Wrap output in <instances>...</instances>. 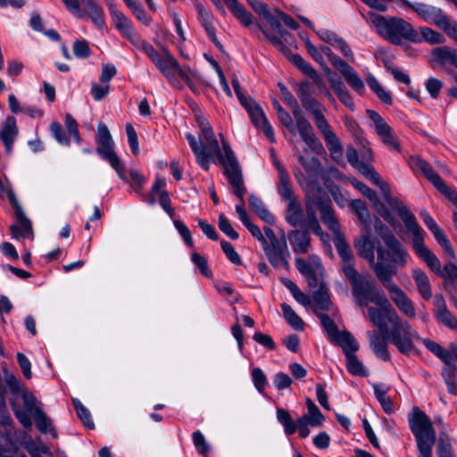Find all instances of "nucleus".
<instances>
[{
	"label": "nucleus",
	"mask_w": 457,
	"mask_h": 457,
	"mask_svg": "<svg viewBox=\"0 0 457 457\" xmlns=\"http://www.w3.org/2000/svg\"><path fill=\"white\" fill-rule=\"evenodd\" d=\"M342 270L352 287L354 303L358 307L367 308L370 320L379 332L387 333L388 321L392 326L394 345L400 353L408 352L411 348L410 338H418V331L399 316L383 290L377 287L376 281L369 274L359 273L353 263L343 265Z\"/></svg>",
	"instance_id": "obj_1"
},
{
	"label": "nucleus",
	"mask_w": 457,
	"mask_h": 457,
	"mask_svg": "<svg viewBox=\"0 0 457 457\" xmlns=\"http://www.w3.org/2000/svg\"><path fill=\"white\" fill-rule=\"evenodd\" d=\"M361 14L379 37L393 45L400 46L403 41H418L416 29L403 18L385 16L373 11Z\"/></svg>",
	"instance_id": "obj_2"
},
{
	"label": "nucleus",
	"mask_w": 457,
	"mask_h": 457,
	"mask_svg": "<svg viewBox=\"0 0 457 457\" xmlns=\"http://www.w3.org/2000/svg\"><path fill=\"white\" fill-rule=\"evenodd\" d=\"M409 428L415 438L418 457H432L436 432L430 418L419 406H413L407 414Z\"/></svg>",
	"instance_id": "obj_3"
},
{
	"label": "nucleus",
	"mask_w": 457,
	"mask_h": 457,
	"mask_svg": "<svg viewBox=\"0 0 457 457\" xmlns=\"http://www.w3.org/2000/svg\"><path fill=\"white\" fill-rule=\"evenodd\" d=\"M382 239L386 247L377 245L378 260L374 264V272L388 270L392 272L391 279L397 272L396 266L404 267L408 262L409 253L404 245L391 233H385Z\"/></svg>",
	"instance_id": "obj_4"
},
{
	"label": "nucleus",
	"mask_w": 457,
	"mask_h": 457,
	"mask_svg": "<svg viewBox=\"0 0 457 457\" xmlns=\"http://www.w3.org/2000/svg\"><path fill=\"white\" fill-rule=\"evenodd\" d=\"M412 247L417 256L426 262L431 270L437 273L445 279L457 284V266L449 262L441 269L439 259L424 244L422 229L413 236Z\"/></svg>",
	"instance_id": "obj_5"
},
{
	"label": "nucleus",
	"mask_w": 457,
	"mask_h": 457,
	"mask_svg": "<svg viewBox=\"0 0 457 457\" xmlns=\"http://www.w3.org/2000/svg\"><path fill=\"white\" fill-rule=\"evenodd\" d=\"M196 122L201 129L202 137L205 140V145L208 151L212 153V160L217 157L218 162L224 167V172H227L228 166L234 163H238L237 157L229 146L228 143L222 139L223 154L220 151L219 142L215 137L214 132L209 121L203 116H196Z\"/></svg>",
	"instance_id": "obj_6"
},
{
	"label": "nucleus",
	"mask_w": 457,
	"mask_h": 457,
	"mask_svg": "<svg viewBox=\"0 0 457 457\" xmlns=\"http://www.w3.org/2000/svg\"><path fill=\"white\" fill-rule=\"evenodd\" d=\"M96 143V153L103 160L109 162L120 179L128 182L129 180L125 175V165L115 153L114 142L107 126L104 123H99L97 126Z\"/></svg>",
	"instance_id": "obj_7"
},
{
	"label": "nucleus",
	"mask_w": 457,
	"mask_h": 457,
	"mask_svg": "<svg viewBox=\"0 0 457 457\" xmlns=\"http://www.w3.org/2000/svg\"><path fill=\"white\" fill-rule=\"evenodd\" d=\"M392 272L384 270L378 273V279L387 291L390 300L399 312L407 318L414 319L417 315L416 309L411 299L407 294L391 279Z\"/></svg>",
	"instance_id": "obj_8"
},
{
	"label": "nucleus",
	"mask_w": 457,
	"mask_h": 457,
	"mask_svg": "<svg viewBox=\"0 0 457 457\" xmlns=\"http://www.w3.org/2000/svg\"><path fill=\"white\" fill-rule=\"evenodd\" d=\"M62 2L75 17L89 18L97 27L104 26V10L97 0H62Z\"/></svg>",
	"instance_id": "obj_9"
},
{
	"label": "nucleus",
	"mask_w": 457,
	"mask_h": 457,
	"mask_svg": "<svg viewBox=\"0 0 457 457\" xmlns=\"http://www.w3.org/2000/svg\"><path fill=\"white\" fill-rule=\"evenodd\" d=\"M374 185L378 186L383 195L384 200L389 205V207L395 211L403 221L406 228L412 233H419L421 228L416 222L414 215L409 212L406 206L396 197L391 195L390 187L387 183L382 181L380 175L378 174V181H371Z\"/></svg>",
	"instance_id": "obj_10"
},
{
	"label": "nucleus",
	"mask_w": 457,
	"mask_h": 457,
	"mask_svg": "<svg viewBox=\"0 0 457 457\" xmlns=\"http://www.w3.org/2000/svg\"><path fill=\"white\" fill-rule=\"evenodd\" d=\"M320 47L322 58L327 56L333 67L345 78L346 83L358 94L363 95L365 85L358 72L345 60L334 54L329 47L326 46H320Z\"/></svg>",
	"instance_id": "obj_11"
},
{
	"label": "nucleus",
	"mask_w": 457,
	"mask_h": 457,
	"mask_svg": "<svg viewBox=\"0 0 457 457\" xmlns=\"http://www.w3.org/2000/svg\"><path fill=\"white\" fill-rule=\"evenodd\" d=\"M225 175L229 185L232 187L233 194L240 199V203L236 205V212L238 215L240 221L243 224H245L248 220H250V219L244 207V196L246 188L245 187L244 179L239 163H236L235 162L233 164L230 163L228 168L227 169V172H225Z\"/></svg>",
	"instance_id": "obj_12"
},
{
	"label": "nucleus",
	"mask_w": 457,
	"mask_h": 457,
	"mask_svg": "<svg viewBox=\"0 0 457 457\" xmlns=\"http://www.w3.org/2000/svg\"><path fill=\"white\" fill-rule=\"evenodd\" d=\"M313 120L317 129L324 137L331 158L334 160L340 159L343 155V145L325 118L323 112H317L316 115L313 116Z\"/></svg>",
	"instance_id": "obj_13"
},
{
	"label": "nucleus",
	"mask_w": 457,
	"mask_h": 457,
	"mask_svg": "<svg viewBox=\"0 0 457 457\" xmlns=\"http://www.w3.org/2000/svg\"><path fill=\"white\" fill-rule=\"evenodd\" d=\"M153 63L168 79L171 86L182 88L177 76L179 74V71H182L184 67L179 65V62L168 49L162 48L161 54L158 55L157 59L153 62Z\"/></svg>",
	"instance_id": "obj_14"
},
{
	"label": "nucleus",
	"mask_w": 457,
	"mask_h": 457,
	"mask_svg": "<svg viewBox=\"0 0 457 457\" xmlns=\"http://www.w3.org/2000/svg\"><path fill=\"white\" fill-rule=\"evenodd\" d=\"M367 113L369 118L374 122L376 133L383 144L396 152H400L401 145L398 142L397 137L394 129L387 124L385 119L377 112L372 110H368Z\"/></svg>",
	"instance_id": "obj_15"
},
{
	"label": "nucleus",
	"mask_w": 457,
	"mask_h": 457,
	"mask_svg": "<svg viewBox=\"0 0 457 457\" xmlns=\"http://www.w3.org/2000/svg\"><path fill=\"white\" fill-rule=\"evenodd\" d=\"M21 399L25 410H21L20 407L13 404L12 411L21 426L26 429H30L32 428V421L29 415L34 417L37 414V410L42 409L37 399L28 391L22 392Z\"/></svg>",
	"instance_id": "obj_16"
},
{
	"label": "nucleus",
	"mask_w": 457,
	"mask_h": 457,
	"mask_svg": "<svg viewBox=\"0 0 457 457\" xmlns=\"http://www.w3.org/2000/svg\"><path fill=\"white\" fill-rule=\"evenodd\" d=\"M262 245L265 255L272 266L278 267L282 265L287 269L289 267L287 258L290 256V253L285 238L282 241L276 238L275 241L270 242H267L265 238Z\"/></svg>",
	"instance_id": "obj_17"
},
{
	"label": "nucleus",
	"mask_w": 457,
	"mask_h": 457,
	"mask_svg": "<svg viewBox=\"0 0 457 457\" xmlns=\"http://www.w3.org/2000/svg\"><path fill=\"white\" fill-rule=\"evenodd\" d=\"M403 3L415 12L424 21L433 24L437 28L446 16V13L441 8L431 4L419 2L411 3L407 0H403Z\"/></svg>",
	"instance_id": "obj_18"
},
{
	"label": "nucleus",
	"mask_w": 457,
	"mask_h": 457,
	"mask_svg": "<svg viewBox=\"0 0 457 457\" xmlns=\"http://www.w3.org/2000/svg\"><path fill=\"white\" fill-rule=\"evenodd\" d=\"M294 115L296 129L302 140L314 152L319 153L323 149L320 140L315 135L310 121L303 116V112H295Z\"/></svg>",
	"instance_id": "obj_19"
},
{
	"label": "nucleus",
	"mask_w": 457,
	"mask_h": 457,
	"mask_svg": "<svg viewBox=\"0 0 457 457\" xmlns=\"http://www.w3.org/2000/svg\"><path fill=\"white\" fill-rule=\"evenodd\" d=\"M320 191L321 187H317V195L313 196V204L320 210L322 222L332 231L334 237H336L338 234H342L340 224L330 204L320 195Z\"/></svg>",
	"instance_id": "obj_20"
},
{
	"label": "nucleus",
	"mask_w": 457,
	"mask_h": 457,
	"mask_svg": "<svg viewBox=\"0 0 457 457\" xmlns=\"http://www.w3.org/2000/svg\"><path fill=\"white\" fill-rule=\"evenodd\" d=\"M276 417L278 421L283 426L284 432L287 436L295 434L299 427H312V420L306 414L299 417L295 421L293 420L290 413L283 409L277 408Z\"/></svg>",
	"instance_id": "obj_21"
},
{
	"label": "nucleus",
	"mask_w": 457,
	"mask_h": 457,
	"mask_svg": "<svg viewBox=\"0 0 457 457\" xmlns=\"http://www.w3.org/2000/svg\"><path fill=\"white\" fill-rule=\"evenodd\" d=\"M353 186L355 188H357L364 196L369 198L374 205V208L376 209L377 212L390 225L394 226L395 220L389 212V210L386 208L385 204L380 202L377 196V194L374 190H372L370 187H368L366 184L355 181L353 182Z\"/></svg>",
	"instance_id": "obj_22"
},
{
	"label": "nucleus",
	"mask_w": 457,
	"mask_h": 457,
	"mask_svg": "<svg viewBox=\"0 0 457 457\" xmlns=\"http://www.w3.org/2000/svg\"><path fill=\"white\" fill-rule=\"evenodd\" d=\"M367 337L370 341V345L374 353L382 359L383 361L390 360V353L387 351L386 339L389 338L391 341V331L387 329V333L378 334L376 331H368ZM394 344V342H392Z\"/></svg>",
	"instance_id": "obj_23"
},
{
	"label": "nucleus",
	"mask_w": 457,
	"mask_h": 457,
	"mask_svg": "<svg viewBox=\"0 0 457 457\" xmlns=\"http://www.w3.org/2000/svg\"><path fill=\"white\" fill-rule=\"evenodd\" d=\"M186 138L195 156L196 162L205 171L210 169V162L212 161V153L208 151L206 145L191 133L186 134Z\"/></svg>",
	"instance_id": "obj_24"
},
{
	"label": "nucleus",
	"mask_w": 457,
	"mask_h": 457,
	"mask_svg": "<svg viewBox=\"0 0 457 457\" xmlns=\"http://www.w3.org/2000/svg\"><path fill=\"white\" fill-rule=\"evenodd\" d=\"M410 168L415 173H421L435 187H436L443 180L432 166L420 158V156H411L408 161Z\"/></svg>",
	"instance_id": "obj_25"
},
{
	"label": "nucleus",
	"mask_w": 457,
	"mask_h": 457,
	"mask_svg": "<svg viewBox=\"0 0 457 457\" xmlns=\"http://www.w3.org/2000/svg\"><path fill=\"white\" fill-rule=\"evenodd\" d=\"M18 133L16 119L13 116H7L0 129V139L8 154H11L12 152V145L18 137Z\"/></svg>",
	"instance_id": "obj_26"
},
{
	"label": "nucleus",
	"mask_w": 457,
	"mask_h": 457,
	"mask_svg": "<svg viewBox=\"0 0 457 457\" xmlns=\"http://www.w3.org/2000/svg\"><path fill=\"white\" fill-rule=\"evenodd\" d=\"M418 338L416 337H411V348L406 352L402 353L404 355L411 354L415 350L414 341H420L423 343V345L426 346V348L430 351L434 355H436L438 359H440L442 361H449V358L453 355H454L453 350L451 351L444 348L441 345L438 343L429 339V338H421L420 334L418 333ZM452 344L451 345H453ZM452 348V346H450Z\"/></svg>",
	"instance_id": "obj_27"
},
{
	"label": "nucleus",
	"mask_w": 457,
	"mask_h": 457,
	"mask_svg": "<svg viewBox=\"0 0 457 457\" xmlns=\"http://www.w3.org/2000/svg\"><path fill=\"white\" fill-rule=\"evenodd\" d=\"M431 61L445 67L457 69V49L448 46H437L431 52Z\"/></svg>",
	"instance_id": "obj_28"
},
{
	"label": "nucleus",
	"mask_w": 457,
	"mask_h": 457,
	"mask_svg": "<svg viewBox=\"0 0 457 457\" xmlns=\"http://www.w3.org/2000/svg\"><path fill=\"white\" fill-rule=\"evenodd\" d=\"M346 157L351 165L356 168L363 176L370 181H378V173L370 164L360 161L358 151L355 148L349 146L346 150Z\"/></svg>",
	"instance_id": "obj_29"
},
{
	"label": "nucleus",
	"mask_w": 457,
	"mask_h": 457,
	"mask_svg": "<svg viewBox=\"0 0 457 457\" xmlns=\"http://www.w3.org/2000/svg\"><path fill=\"white\" fill-rule=\"evenodd\" d=\"M198 21L201 23V25L204 27L208 37L210 40L215 45L216 47L219 49L222 48L221 43L219 41L217 36L215 28L212 24V14L210 12L204 7L203 4H197L195 5Z\"/></svg>",
	"instance_id": "obj_30"
},
{
	"label": "nucleus",
	"mask_w": 457,
	"mask_h": 457,
	"mask_svg": "<svg viewBox=\"0 0 457 457\" xmlns=\"http://www.w3.org/2000/svg\"><path fill=\"white\" fill-rule=\"evenodd\" d=\"M288 240L295 253H306L311 246V236L305 229L290 231Z\"/></svg>",
	"instance_id": "obj_31"
},
{
	"label": "nucleus",
	"mask_w": 457,
	"mask_h": 457,
	"mask_svg": "<svg viewBox=\"0 0 457 457\" xmlns=\"http://www.w3.org/2000/svg\"><path fill=\"white\" fill-rule=\"evenodd\" d=\"M109 12L115 28L125 37L134 29L132 21L120 12L114 3H108Z\"/></svg>",
	"instance_id": "obj_32"
},
{
	"label": "nucleus",
	"mask_w": 457,
	"mask_h": 457,
	"mask_svg": "<svg viewBox=\"0 0 457 457\" xmlns=\"http://www.w3.org/2000/svg\"><path fill=\"white\" fill-rule=\"evenodd\" d=\"M249 117L251 119V121L252 123L256 127V128H261L263 130V133L265 134V136L268 137V139L271 142V143H274L276 141V138H275V134H274V131H273V129H272V126L270 125V123L268 121V119L263 112V110L262 109V107L259 105L257 106L256 108H254V110L250 112L249 114Z\"/></svg>",
	"instance_id": "obj_33"
},
{
	"label": "nucleus",
	"mask_w": 457,
	"mask_h": 457,
	"mask_svg": "<svg viewBox=\"0 0 457 457\" xmlns=\"http://www.w3.org/2000/svg\"><path fill=\"white\" fill-rule=\"evenodd\" d=\"M14 208L18 218V225H12L10 228L12 237H30L32 235V227L30 221L26 218L18 203Z\"/></svg>",
	"instance_id": "obj_34"
},
{
	"label": "nucleus",
	"mask_w": 457,
	"mask_h": 457,
	"mask_svg": "<svg viewBox=\"0 0 457 457\" xmlns=\"http://www.w3.org/2000/svg\"><path fill=\"white\" fill-rule=\"evenodd\" d=\"M312 311L316 316L324 314L323 312L329 311L332 302L326 287H321L313 292L312 295Z\"/></svg>",
	"instance_id": "obj_35"
},
{
	"label": "nucleus",
	"mask_w": 457,
	"mask_h": 457,
	"mask_svg": "<svg viewBox=\"0 0 457 457\" xmlns=\"http://www.w3.org/2000/svg\"><path fill=\"white\" fill-rule=\"evenodd\" d=\"M285 220L292 227L304 226L303 212L297 199L287 202Z\"/></svg>",
	"instance_id": "obj_36"
},
{
	"label": "nucleus",
	"mask_w": 457,
	"mask_h": 457,
	"mask_svg": "<svg viewBox=\"0 0 457 457\" xmlns=\"http://www.w3.org/2000/svg\"><path fill=\"white\" fill-rule=\"evenodd\" d=\"M435 306L436 320L445 327L457 330V319L447 309L442 296H440V298H436L435 301Z\"/></svg>",
	"instance_id": "obj_37"
},
{
	"label": "nucleus",
	"mask_w": 457,
	"mask_h": 457,
	"mask_svg": "<svg viewBox=\"0 0 457 457\" xmlns=\"http://www.w3.org/2000/svg\"><path fill=\"white\" fill-rule=\"evenodd\" d=\"M231 13L245 27L253 24V15L238 0H223Z\"/></svg>",
	"instance_id": "obj_38"
},
{
	"label": "nucleus",
	"mask_w": 457,
	"mask_h": 457,
	"mask_svg": "<svg viewBox=\"0 0 457 457\" xmlns=\"http://www.w3.org/2000/svg\"><path fill=\"white\" fill-rule=\"evenodd\" d=\"M412 278L420 295L425 301L430 300L432 297V289L428 275L423 270L415 269L412 270Z\"/></svg>",
	"instance_id": "obj_39"
},
{
	"label": "nucleus",
	"mask_w": 457,
	"mask_h": 457,
	"mask_svg": "<svg viewBox=\"0 0 457 457\" xmlns=\"http://www.w3.org/2000/svg\"><path fill=\"white\" fill-rule=\"evenodd\" d=\"M416 36L418 41H411L415 44H420L425 41L430 45H440L445 42L444 35L428 27H420L419 30H416Z\"/></svg>",
	"instance_id": "obj_40"
},
{
	"label": "nucleus",
	"mask_w": 457,
	"mask_h": 457,
	"mask_svg": "<svg viewBox=\"0 0 457 457\" xmlns=\"http://www.w3.org/2000/svg\"><path fill=\"white\" fill-rule=\"evenodd\" d=\"M377 246L374 245V243L370 239L368 236H364L361 239H360L355 244V248L357 249L358 254L363 259L367 260L374 270V264H376L374 250Z\"/></svg>",
	"instance_id": "obj_41"
},
{
	"label": "nucleus",
	"mask_w": 457,
	"mask_h": 457,
	"mask_svg": "<svg viewBox=\"0 0 457 457\" xmlns=\"http://www.w3.org/2000/svg\"><path fill=\"white\" fill-rule=\"evenodd\" d=\"M332 343L342 348L345 357L354 354V353L359 349L357 341L352 334L346 330H343Z\"/></svg>",
	"instance_id": "obj_42"
},
{
	"label": "nucleus",
	"mask_w": 457,
	"mask_h": 457,
	"mask_svg": "<svg viewBox=\"0 0 457 457\" xmlns=\"http://www.w3.org/2000/svg\"><path fill=\"white\" fill-rule=\"evenodd\" d=\"M277 190L280 196L286 201L295 200L294 189L291 185L290 176L287 170H282L278 173V182L277 184Z\"/></svg>",
	"instance_id": "obj_43"
},
{
	"label": "nucleus",
	"mask_w": 457,
	"mask_h": 457,
	"mask_svg": "<svg viewBox=\"0 0 457 457\" xmlns=\"http://www.w3.org/2000/svg\"><path fill=\"white\" fill-rule=\"evenodd\" d=\"M374 395L377 400L381 404L384 411L387 414H391L395 411L394 403L387 395L388 387L383 384L373 385Z\"/></svg>",
	"instance_id": "obj_44"
},
{
	"label": "nucleus",
	"mask_w": 457,
	"mask_h": 457,
	"mask_svg": "<svg viewBox=\"0 0 457 457\" xmlns=\"http://www.w3.org/2000/svg\"><path fill=\"white\" fill-rule=\"evenodd\" d=\"M249 204L254 212L266 223L273 224L274 216L268 211L262 199L253 194L249 195Z\"/></svg>",
	"instance_id": "obj_45"
},
{
	"label": "nucleus",
	"mask_w": 457,
	"mask_h": 457,
	"mask_svg": "<svg viewBox=\"0 0 457 457\" xmlns=\"http://www.w3.org/2000/svg\"><path fill=\"white\" fill-rule=\"evenodd\" d=\"M333 242L339 256L345 262L344 265L352 263L351 261L353 259V253L350 245L345 239L344 234H338L337 236L334 237Z\"/></svg>",
	"instance_id": "obj_46"
},
{
	"label": "nucleus",
	"mask_w": 457,
	"mask_h": 457,
	"mask_svg": "<svg viewBox=\"0 0 457 457\" xmlns=\"http://www.w3.org/2000/svg\"><path fill=\"white\" fill-rule=\"evenodd\" d=\"M281 310L283 312V317L286 321L295 330L302 331L304 328V322L303 320L296 314V312L292 309V307L283 303L281 305Z\"/></svg>",
	"instance_id": "obj_47"
},
{
	"label": "nucleus",
	"mask_w": 457,
	"mask_h": 457,
	"mask_svg": "<svg viewBox=\"0 0 457 457\" xmlns=\"http://www.w3.org/2000/svg\"><path fill=\"white\" fill-rule=\"evenodd\" d=\"M37 429L42 434H51L54 437L57 436V434L52 425V422L50 419L47 417V415L42 411L37 410V414L33 417Z\"/></svg>",
	"instance_id": "obj_48"
},
{
	"label": "nucleus",
	"mask_w": 457,
	"mask_h": 457,
	"mask_svg": "<svg viewBox=\"0 0 457 457\" xmlns=\"http://www.w3.org/2000/svg\"><path fill=\"white\" fill-rule=\"evenodd\" d=\"M297 160L303 167L311 179H317L320 168V163L318 158L312 157L310 159H306L303 155L299 154L297 156Z\"/></svg>",
	"instance_id": "obj_49"
},
{
	"label": "nucleus",
	"mask_w": 457,
	"mask_h": 457,
	"mask_svg": "<svg viewBox=\"0 0 457 457\" xmlns=\"http://www.w3.org/2000/svg\"><path fill=\"white\" fill-rule=\"evenodd\" d=\"M323 274L324 270L321 263H316V268L304 276L309 287L319 288L326 287L323 282Z\"/></svg>",
	"instance_id": "obj_50"
},
{
	"label": "nucleus",
	"mask_w": 457,
	"mask_h": 457,
	"mask_svg": "<svg viewBox=\"0 0 457 457\" xmlns=\"http://www.w3.org/2000/svg\"><path fill=\"white\" fill-rule=\"evenodd\" d=\"M326 331L331 343L337 337L342 331H339L335 321L327 314H318L317 316Z\"/></svg>",
	"instance_id": "obj_51"
},
{
	"label": "nucleus",
	"mask_w": 457,
	"mask_h": 457,
	"mask_svg": "<svg viewBox=\"0 0 457 457\" xmlns=\"http://www.w3.org/2000/svg\"><path fill=\"white\" fill-rule=\"evenodd\" d=\"M73 406L78 417L83 422L84 426L88 429H94L95 423L92 420L90 411L78 399L73 400Z\"/></svg>",
	"instance_id": "obj_52"
},
{
	"label": "nucleus",
	"mask_w": 457,
	"mask_h": 457,
	"mask_svg": "<svg viewBox=\"0 0 457 457\" xmlns=\"http://www.w3.org/2000/svg\"><path fill=\"white\" fill-rule=\"evenodd\" d=\"M355 143L360 148V161L370 164L373 161V153L371 148L369 146L368 140L362 136L359 135L355 138Z\"/></svg>",
	"instance_id": "obj_53"
},
{
	"label": "nucleus",
	"mask_w": 457,
	"mask_h": 457,
	"mask_svg": "<svg viewBox=\"0 0 457 457\" xmlns=\"http://www.w3.org/2000/svg\"><path fill=\"white\" fill-rule=\"evenodd\" d=\"M347 370L354 376L364 377L367 370L361 361H360L355 354L345 357Z\"/></svg>",
	"instance_id": "obj_54"
},
{
	"label": "nucleus",
	"mask_w": 457,
	"mask_h": 457,
	"mask_svg": "<svg viewBox=\"0 0 457 457\" xmlns=\"http://www.w3.org/2000/svg\"><path fill=\"white\" fill-rule=\"evenodd\" d=\"M438 29L457 44V21L446 14Z\"/></svg>",
	"instance_id": "obj_55"
},
{
	"label": "nucleus",
	"mask_w": 457,
	"mask_h": 457,
	"mask_svg": "<svg viewBox=\"0 0 457 457\" xmlns=\"http://www.w3.org/2000/svg\"><path fill=\"white\" fill-rule=\"evenodd\" d=\"M437 457H457L453 446L445 436L442 433L436 445Z\"/></svg>",
	"instance_id": "obj_56"
},
{
	"label": "nucleus",
	"mask_w": 457,
	"mask_h": 457,
	"mask_svg": "<svg viewBox=\"0 0 457 457\" xmlns=\"http://www.w3.org/2000/svg\"><path fill=\"white\" fill-rule=\"evenodd\" d=\"M293 63L298 67L310 79H318V72L302 56L295 54L292 57Z\"/></svg>",
	"instance_id": "obj_57"
},
{
	"label": "nucleus",
	"mask_w": 457,
	"mask_h": 457,
	"mask_svg": "<svg viewBox=\"0 0 457 457\" xmlns=\"http://www.w3.org/2000/svg\"><path fill=\"white\" fill-rule=\"evenodd\" d=\"M432 233H433L436 242L440 245V246L444 250V252L450 258H453L454 257L453 249L452 247V245H451L449 239L447 238L446 235L445 234V232L440 228H437L436 230H434Z\"/></svg>",
	"instance_id": "obj_58"
},
{
	"label": "nucleus",
	"mask_w": 457,
	"mask_h": 457,
	"mask_svg": "<svg viewBox=\"0 0 457 457\" xmlns=\"http://www.w3.org/2000/svg\"><path fill=\"white\" fill-rule=\"evenodd\" d=\"M50 131L54 139L62 145L69 146L70 139L66 135L62 126L58 121H53L50 124Z\"/></svg>",
	"instance_id": "obj_59"
},
{
	"label": "nucleus",
	"mask_w": 457,
	"mask_h": 457,
	"mask_svg": "<svg viewBox=\"0 0 457 457\" xmlns=\"http://www.w3.org/2000/svg\"><path fill=\"white\" fill-rule=\"evenodd\" d=\"M192 439H193L194 445H195L196 451L198 452V453H200L202 455H206L209 453V450H210L209 445L201 431H199V430L195 431L192 434Z\"/></svg>",
	"instance_id": "obj_60"
},
{
	"label": "nucleus",
	"mask_w": 457,
	"mask_h": 457,
	"mask_svg": "<svg viewBox=\"0 0 457 457\" xmlns=\"http://www.w3.org/2000/svg\"><path fill=\"white\" fill-rule=\"evenodd\" d=\"M263 17L266 19V21L269 22V24L270 25V27L272 28L273 30H275L276 32L278 33V35L281 37H284L285 40H287V36H290V34L283 29L281 28V23H280V19L275 15H273L270 10L263 15Z\"/></svg>",
	"instance_id": "obj_61"
},
{
	"label": "nucleus",
	"mask_w": 457,
	"mask_h": 457,
	"mask_svg": "<svg viewBox=\"0 0 457 457\" xmlns=\"http://www.w3.org/2000/svg\"><path fill=\"white\" fill-rule=\"evenodd\" d=\"M252 379L256 390L259 393H263L268 384L264 372L260 368H253L252 370Z\"/></svg>",
	"instance_id": "obj_62"
},
{
	"label": "nucleus",
	"mask_w": 457,
	"mask_h": 457,
	"mask_svg": "<svg viewBox=\"0 0 457 457\" xmlns=\"http://www.w3.org/2000/svg\"><path fill=\"white\" fill-rule=\"evenodd\" d=\"M191 261L204 277L211 278L212 276V272L208 266L207 260L204 256L197 253H193L191 255Z\"/></svg>",
	"instance_id": "obj_63"
},
{
	"label": "nucleus",
	"mask_w": 457,
	"mask_h": 457,
	"mask_svg": "<svg viewBox=\"0 0 457 457\" xmlns=\"http://www.w3.org/2000/svg\"><path fill=\"white\" fill-rule=\"evenodd\" d=\"M454 355L449 358V361H443L445 367L442 369V378L444 381L456 379L457 378V365L454 362Z\"/></svg>",
	"instance_id": "obj_64"
}]
</instances>
